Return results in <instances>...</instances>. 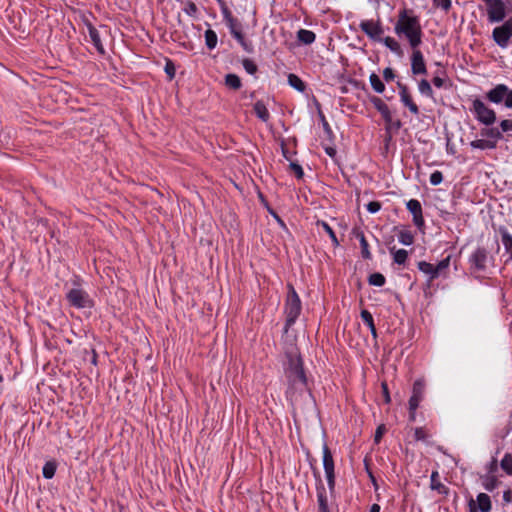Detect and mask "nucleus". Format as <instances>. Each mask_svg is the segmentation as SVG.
<instances>
[{
	"label": "nucleus",
	"instance_id": "obj_61",
	"mask_svg": "<svg viewBox=\"0 0 512 512\" xmlns=\"http://www.w3.org/2000/svg\"><path fill=\"white\" fill-rule=\"evenodd\" d=\"M380 511V506L378 504H373L370 508V511L369 512H379Z\"/></svg>",
	"mask_w": 512,
	"mask_h": 512
},
{
	"label": "nucleus",
	"instance_id": "obj_26",
	"mask_svg": "<svg viewBox=\"0 0 512 512\" xmlns=\"http://www.w3.org/2000/svg\"><path fill=\"white\" fill-rule=\"evenodd\" d=\"M361 318L363 321L367 324V326L370 328V331L374 337H376V328L373 322V317L371 313L367 310L361 311Z\"/></svg>",
	"mask_w": 512,
	"mask_h": 512
},
{
	"label": "nucleus",
	"instance_id": "obj_55",
	"mask_svg": "<svg viewBox=\"0 0 512 512\" xmlns=\"http://www.w3.org/2000/svg\"><path fill=\"white\" fill-rule=\"evenodd\" d=\"M384 432H385V427H384V425H380V426L377 428L376 432H375V436H374V440H375V442H379V441H380V439H381V437L383 436Z\"/></svg>",
	"mask_w": 512,
	"mask_h": 512
},
{
	"label": "nucleus",
	"instance_id": "obj_31",
	"mask_svg": "<svg viewBox=\"0 0 512 512\" xmlns=\"http://www.w3.org/2000/svg\"><path fill=\"white\" fill-rule=\"evenodd\" d=\"M205 41L206 45L209 49H213L216 47L217 44V35L213 30H207L205 32Z\"/></svg>",
	"mask_w": 512,
	"mask_h": 512
},
{
	"label": "nucleus",
	"instance_id": "obj_53",
	"mask_svg": "<svg viewBox=\"0 0 512 512\" xmlns=\"http://www.w3.org/2000/svg\"><path fill=\"white\" fill-rule=\"evenodd\" d=\"M165 72L169 75L170 79H172L175 75V67L171 62H167L165 66Z\"/></svg>",
	"mask_w": 512,
	"mask_h": 512
},
{
	"label": "nucleus",
	"instance_id": "obj_44",
	"mask_svg": "<svg viewBox=\"0 0 512 512\" xmlns=\"http://www.w3.org/2000/svg\"><path fill=\"white\" fill-rule=\"evenodd\" d=\"M414 437L417 441H425L428 438V434L423 428L419 427L415 429Z\"/></svg>",
	"mask_w": 512,
	"mask_h": 512
},
{
	"label": "nucleus",
	"instance_id": "obj_37",
	"mask_svg": "<svg viewBox=\"0 0 512 512\" xmlns=\"http://www.w3.org/2000/svg\"><path fill=\"white\" fill-rule=\"evenodd\" d=\"M369 284L381 287L385 284V277L381 273H373L369 277Z\"/></svg>",
	"mask_w": 512,
	"mask_h": 512
},
{
	"label": "nucleus",
	"instance_id": "obj_25",
	"mask_svg": "<svg viewBox=\"0 0 512 512\" xmlns=\"http://www.w3.org/2000/svg\"><path fill=\"white\" fill-rule=\"evenodd\" d=\"M418 268L423 273L430 275L431 279H434L437 277V268H435L434 265H432L428 262H425V261L419 262Z\"/></svg>",
	"mask_w": 512,
	"mask_h": 512
},
{
	"label": "nucleus",
	"instance_id": "obj_49",
	"mask_svg": "<svg viewBox=\"0 0 512 512\" xmlns=\"http://www.w3.org/2000/svg\"><path fill=\"white\" fill-rule=\"evenodd\" d=\"M227 22H228V26L230 28V32L231 33L239 30L238 24H237L236 20L233 17L228 16L227 17Z\"/></svg>",
	"mask_w": 512,
	"mask_h": 512
},
{
	"label": "nucleus",
	"instance_id": "obj_62",
	"mask_svg": "<svg viewBox=\"0 0 512 512\" xmlns=\"http://www.w3.org/2000/svg\"><path fill=\"white\" fill-rule=\"evenodd\" d=\"M276 221H277V222H278L282 227H285V224H284V222L281 220V218H280V217H278V218L276 219Z\"/></svg>",
	"mask_w": 512,
	"mask_h": 512
},
{
	"label": "nucleus",
	"instance_id": "obj_35",
	"mask_svg": "<svg viewBox=\"0 0 512 512\" xmlns=\"http://www.w3.org/2000/svg\"><path fill=\"white\" fill-rule=\"evenodd\" d=\"M317 226L322 227L327 232V234L330 236L333 244L335 246H338V244H339L338 239H337L334 231L332 230V228L326 222H324V221H317Z\"/></svg>",
	"mask_w": 512,
	"mask_h": 512
},
{
	"label": "nucleus",
	"instance_id": "obj_48",
	"mask_svg": "<svg viewBox=\"0 0 512 512\" xmlns=\"http://www.w3.org/2000/svg\"><path fill=\"white\" fill-rule=\"evenodd\" d=\"M381 204L377 201H371L367 204V210L370 213H376L380 210Z\"/></svg>",
	"mask_w": 512,
	"mask_h": 512
},
{
	"label": "nucleus",
	"instance_id": "obj_10",
	"mask_svg": "<svg viewBox=\"0 0 512 512\" xmlns=\"http://www.w3.org/2000/svg\"><path fill=\"white\" fill-rule=\"evenodd\" d=\"M488 18L491 22H500L506 16L503 0H493L487 4Z\"/></svg>",
	"mask_w": 512,
	"mask_h": 512
},
{
	"label": "nucleus",
	"instance_id": "obj_43",
	"mask_svg": "<svg viewBox=\"0 0 512 512\" xmlns=\"http://www.w3.org/2000/svg\"><path fill=\"white\" fill-rule=\"evenodd\" d=\"M443 181V175L440 171H435L430 176V183L434 186L439 185Z\"/></svg>",
	"mask_w": 512,
	"mask_h": 512
},
{
	"label": "nucleus",
	"instance_id": "obj_22",
	"mask_svg": "<svg viewBox=\"0 0 512 512\" xmlns=\"http://www.w3.org/2000/svg\"><path fill=\"white\" fill-rule=\"evenodd\" d=\"M482 486L487 491H493L498 486V480L494 475L481 476Z\"/></svg>",
	"mask_w": 512,
	"mask_h": 512
},
{
	"label": "nucleus",
	"instance_id": "obj_59",
	"mask_svg": "<svg viewBox=\"0 0 512 512\" xmlns=\"http://www.w3.org/2000/svg\"><path fill=\"white\" fill-rule=\"evenodd\" d=\"M433 84L436 86V87H441L443 85V79L440 78V77H434L433 79Z\"/></svg>",
	"mask_w": 512,
	"mask_h": 512
},
{
	"label": "nucleus",
	"instance_id": "obj_40",
	"mask_svg": "<svg viewBox=\"0 0 512 512\" xmlns=\"http://www.w3.org/2000/svg\"><path fill=\"white\" fill-rule=\"evenodd\" d=\"M318 505L319 512H329L327 505V497L322 491L318 492Z\"/></svg>",
	"mask_w": 512,
	"mask_h": 512
},
{
	"label": "nucleus",
	"instance_id": "obj_7",
	"mask_svg": "<svg viewBox=\"0 0 512 512\" xmlns=\"http://www.w3.org/2000/svg\"><path fill=\"white\" fill-rule=\"evenodd\" d=\"M67 299L71 305L77 308H90L93 306L92 299L80 288L71 289L67 294Z\"/></svg>",
	"mask_w": 512,
	"mask_h": 512
},
{
	"label": "nucleus",
	"instance_id": "obj_21",
	"mask_svg": "<svg viewBox=\"0 0 512 512\" xmlns=\"http://www.w3.org/2000/svg\"><path fill=\"white\" fill-rule=\"evenodd\" d=\"M471 261L476 267L482 269L486 261V252L482 249L476 250L471 257Z\"/></svg>",
	"mask_w": 512,
	"mask_h": 512
},
{
	"label": "nucleus",
	"instance_id": "obj_12",
	"mask_svg": "<svg viewBox=\"0 0 512 512\" xmlns=\"http://www.w3.org/2000/svg\"><path fill=\"white\" fill-rule=\"evenodd\" d=\"M323 465L329 486L332 488L334 484V463L332 455L326 445L323 447Z\"/></svg>",
	"mask_w": 512,
	"mask_h": 512
},
{
	"label": "nucleus",
	"instance_id": "obj_8",
	"mask_svg": "<svg viewBox=\"0 0 512 512\" xmlns=\"http://www.w3.org/2000/svg\"><path fill=\"white\" fill-rule=\"evenodd\" d=\"M510 37H512V17L493 30V39L502 48L507 47Z\"/></svg>",
	"mask_w": 512,
	"mask_h": 512
},
{
	"label": "nucleus",
	"instance_id": "obj_63",
	"mask_svg": "<svg viewBox=\"0 0 512 512\" xmlns=\"http://www.w3.org/2000/svg\"><path fill=\"white\" fill-rule=\"evenodd\" d=\"M269 211H270L271 215H272L275 219H277V218L279 217V216H278L274 211H272V210H269Z\"/></svg>",
	"mask_w": 512,
	"mask_h": 512
},
{
	"label": "nucleus",
	"instance_id": "obj_51",
	"mask_svg": "<svg viewBox=\"0 0 512 512\" xmlns=\"http://www.w3.org/2000/svg\"><path fill=\"white\" fill-rule=\"evenodd\" d=\"M383 77L386 81H392L395 77L393 70L391 68H385L383 71Z\"/></svg>",
	"mask_w": 512,
	"mask_h": 512
},
{
	"label": "nucleus",
	"instance_id": "obj_4",
	"mask_svg": "<svg viewBox=\"0 0 512 512\" xmlns=\"http://www.w3.org/2000/svg\"><path fill=\"white\" fill-rule=\"evenodd\" d=\"M489 101L499 104L504 101L507 108H512V90L506 85L499 84L487 93Z\"/></svg>",
	"mask_w": 512,
	"mask_h": 512
},
{
	"label": "nucleus",
	"instance_id": "obj_14",
	"mask_svg": "<svg viewBox=\"0 0 512 512\" xmlns=\"http://www.w3.org/2000/svg\"><path fill=\"white\" fill-rule=\"evenodd\" d=\"M407 209L412 213L414 223L421 227L424 224V219L420 202L416 199L409 200L407 202Z\"/></svg>",
	"mask_w": 512,
	"mask_h": 512
},
{
	"label": "nucleus",
	"instance_id": "obj_16",
	"mask_svg": "<svg viewBox=\"0 0 512 512\" xmlns=\"http://www.w3.org/2000/svg\"><path fill=\"white\" fill-rule=\"evenodd\" d=\"M86 26H87V29H88V33H89L90 39L93 42V44L96 47V49L100 53H104V48H103V45H102V42H101V39H100L98 31L96 30V28L91 23H87Z\"/></svg>",
	"mask_w": 512,
	"mask_h": 512
},
{
	"label": "nucleus",
	"instance_id": "obj_19",
	"mask_svg": "<svg viewBox=\"0 0 512 512\" xmlns=\"http://www.w3.org/2000/svg\"><path fill=\"white\" fill-rule=\"evenodd\" d=\"M384 45L390 49L393 53H395L397 56L402 57L403 56V50L401 48V45L392 37H386L383 39Z\"/></svg>",
	"mask_w": 512,
	"mask_h": 512
},
{
	"label": "nucleus",
	"instance_id": "obj_32",
	"mask_svg": "<svg viewBox=\"0 0 512 512\" xmlns=\"http://www.w3.org/2000/svg\"><path fill=\"white\" fill-rule=\"evenodd\" d=\"M56 471V464L55 462L49 461L46 462L43 466V476L46 479H51L55 475Z\"/></svg>",
	"mask_w": 512,
	"mask_h": 512
},
{
	"label": "nucleus",
	"instance_id": "obj_1",
	"mask_svg": "<svg viewBox=\"0 0 512 512\" xmlns=\"http://www.w3.org/2000/svg\"><path fill=\"white\" fill-rule=\"evenodd\" d=\"M394 31L398 36H405L412 48H417L421 44L422 30L419 20L406 10L399 13Z\"/></svg>",
	"mask_w": 512,
	"mask_h": 512
},
{
	"label": "nucleus",
	"instance_id": "obj_3",
	"mask_svg": "<svg viewBox=\"0 0 512 512\" xmlns=\"http://www.w3.org/2000/svg\"><path fill=\"white\" fill-rule=\"evenodd\" d=\"M301 312V301L296 293L294 287L291 284H288V294L286 297V305H285V314H286V326L285 331H287L288 327H290Z\"/></svg>",
	"mask_w": 512,
	"mask_h": 512
},
{
	"label": "nucleus",
	"instance_id": "obj_5",
	"mask_svg": "<svg viewBox=\"0 0 512 512\" xmlns=\"http://www.w3.org/2000/svg\"><path fill=\"white\" fill-rule=\"evenodd\" d=\"M473 111L477 120L484 125H492L496 121V114L494 110L487 107L479 99L473 101Z\"/></svg>",
	"mask_w": 512,
	"mask_h": 512
},
{
	"label": "nucleus",
	"instance_id": "obj_9",
	"mask_svg": "<svg viewBox=\"0 0 512 512\" xmlns=\"http://www.w3.org/2000/svg\"><path fill=\"white\" fill-rule=\"evenodd\" d=\"M361 30L372 40L381 41L383 28L379 21L364 20L360 23Z\"/></svg>",
	"mask_w": 512,
	"mask_h": 512
},
{
	"label": "nucleus",
	"instance_id": "obj_46",
	"mask_svg": "<svg viewBox=\"0 0 512 512\" xmlns=\"http://www.w3.org/2000/svg\"><path fill=\"white\" fill-rule=\"evenodd\" d=\"M450 263V257L445 258L444 260L440 261L435 268H437V277L439 276L440 272L444 269H446L449 266Z\"/></svg>",
	"mask_w": 512,
	"mask_h": 512
},
{
	"label": "nucleus",
	"instance_id": "obj_27",
	"mask_svg": "<svg viewBox=\"0 0 512 512\" xmlns=\"http://www.w3.org/2000/svg\"><path fill=\"white\" fill-rule=\"evenodd\" d=\"M370 84L372 86V88L377 92V93H382L384 92L385 90V86L384 84L382 83V81L380 80L379 76L376 75V74H371L370 75Z\"/></svg>",
	"mask_w": 512,
	"mask_h": 512
},
{
	"label": "nucleus",
	"instance_id": "obj_36",
	"mask_svg": "<svg viewBox=\"0 0 512 512\" xmlns=\"http://www.w3.org/2000/svg\"><path fill=\"white\" fill-rule=\"evenodd\" d=\"M236 39L237 41L240 43V45L243 47V49L247 52H252V46L251 44H249L248 42L245 41L242 33L240 30H237L235 32H232L231 33Z\"/></svg>",
	"mask_w": 512,
	"mask_h": 512
},
{
	"label": "nucleus",
	"instance_id": "obj_33",
	"mask_svg": "<svg viewBox=\"0 0 512 512\" xmlns=\"http://www.w3.org/2000/svg\"><path fill=\"white\" fill-rule=\"evenodd\" d=\"M357 237L359 238V241H360V244H361V248H362L361 253H362L363 258L370 259L371 253H370V251L368 249V243H367V241L365 239L364 234L363 233H358Z\"/></svg>",
	"mask_w": 512,
	"mask_h": 512
},
{
	"label": "nucleus",
	"instance_id": "obj_54",
	"mask_svg": "<svg viewBox=\"0 0 512 512\" xmlns=\"http://www.w3.org/2000/svg\"><path fill=\"white\" fill-rule=\"evenodd\" d=\"M186 13L194 15L197 12V7L193 2H188L185 8Z\"/></svg>",
	"mask_w": 512,
	"mask_h": 512
},
{
	"label": "nucleus",
	"instance_id": "obj_11",
	"mask_svg": "<svg viewBox=\"0 0 512 512\" xmlns=\"http://www.w3.org/2000/svg\"><path fill=\"white\" fill-rule=\"evenodd\" d=\"M468 505L470 512H490L492 508L491 499L486 493H479L475 500L470 499Z\"/></svg>",
	"mask_w": 512,
	"mask_h": 512
},
{
	"label": "nucleus",
	"instance_id": "obj_47",
	"mask_svg": "<svg viewBox=\"0 0 512 512\" xmlns=\"http://www.w3.org/2000/svg\"><path fill=\"white\" fill-rule=\"evenodd\" d=\"M435 6L442 8L443 10H448L451 6L450 0H433Z\"/></svg>",
	"mask_w": 512,
	"mask_h": 512
},
{
	"label": "nucleus",
	"instance_id": "obj_57",
	"mask_svg": "<svg viewBox=\"0 0 512 512\" xmlns=\"http://www.w3.org/2000/svg\"><path fill=\"white\" fill-rule=\"evenodd\" d=\"M497 470V461L496 459H493L489 466H488V472L489 474L488 475H494V472Z\"/></svg>",
	"mask_w": 512,
	"mask_h": 512
},
{
	"label": "nucleus",
	"instance_id": "obj_56",
	"mask_svg": "<svg viewBox=\"0 0 512 512\" xmlns=\"http://www.w3.org/2000/svg\"><path fill=\"white\" fill-rule=\"evenodd\" d=\"M382 391H383V396H384L385 402L389 403L391 401V398H390L387 384L385 382L382 383Z\"/></svg>",
	"mask_w": 512,
	"mask_h": 512
},
{
	"label": "nucleus",
	"instance_id": "obj_24",
	"mask_svg": "<svg viewBox=\"0 0 512 512\" xmlns=\"http://www.w3.org/2000/svg\"><path fill=\"white\" fill-rule=\"evenodd\" d=\"M254 111L256 115L264 122L269 119V112L263 102L258 101L254 104Z\"/></svg>",
	"mask_w": 512,
	"mask_h": 512
},
{
	"label": "nucleus",
	"instance_id": "obj_38",
	"mask_svg": "<svg viewBox=\"0 0 512 512\" xmlns=\"http://www.w3.org/2000/svg\"><path fill=\"white\" fill-rule=\"evenodd\" d=\"M398 238L403 245H411L413 243V235L408 230H401Z\"/></svg>",
	"mask_w": 512,
	"mask_h": 512
},
{
	"label": "nucleus",
	"instance_id": "obj_13",
	"mask_svg": "<svg viewBox=\"0 0 512 512\" xmlns=\"http://www.w3.org/2000/svg\"><path fill=\"white\" fill-rule=\"evenodd\" d=\"M411 70L413 74H425L427 72L423 55L420 50L412 48Z\"/></svg>",
	"mask_w": 512,
	"mask_h": 512
},
{
	"label": "nucleus",
	"instance_id": "obj_18",
	"mask_svg": "<svg viewBox=\"0 0 512 512\" xmlns=\"http://www.w3.org/2000/svg\"><path fill=\"white\" fill-rule=\"evenodd\" d=\"M432 490L437 491L439 494H448V488L439 481V474L437 471H433L431 474V485Z\"/></svg>",
	"mask_w": 512,
	"mask_h": 512
},
{
	"label": "nucleus",
	"instance_id": "obj_15",
	"mask_svg": "<svg viewBox=\"0 0 512 512\" xmlns=\"http://www.w3.org/2000/svg\"><path fill=\"white\" fill-rule=\"evenodd\" d=\"M400 86V97L401 101L404 103L405 106L409 108V110L413 114H418V107L417 105L412 101V98L407 90V88L403 85Z\"/></svg>",
	"mask_w": 512,
	"mask_h": 512
},
{
	"label": "nucleus",
	"instance_id": "obj_58",
	"mask_svg": "<svg viewBox=\"0 0 512 512\" xmlns=\"http://www.w3.org/2000/svg\"><path fill=\"white\" fill-rule=\"evenodd\" d=\"M503 499L506 503H510L512 501V492L510 490H507L503 494Z\"/></svg>",
	"mask_w": 512,
	"mask_h": 512
},
{
	"label": "nucleus",
	"instance_id": "obj_50",
	"mask_svg": "<svg viewBox=\"0 0 512 512\" xmlns=\"http://www.w3.org/2000/svg\"><path fill=\"white\" fill-rule=\"evenodd\" d=\"M501 130L503 132L511 131L512 130V121L511 120H503L500 123Z\"/></svg>",
	"mask_w": 512,
	"mask_h": 512
},
{
	"label": "nucleus",
	"instance_id": "obj_41",
	"mask_svg": "<svg viewBox=\"0 0 512 512\" xmlns=\"http://www.w3.org/2000/svg\"><path fill=\"white\" fill-rule=\"evenodd\" d=\"M419 91L427 96L432 95V88L427 80H421L419 83Z\"/></svg>",
	"mask_w": 512,
	"mask_h": 512
},
{
	"label": "nucleus",
	"instance_id": "obj_30",
	"mask_svg": "<svg viewBox=\"0 0 512 512\" xmlns=\"http://www.w3.org/2000/svg\"><path fill=\"white\" fill-rule=\"evenodd\" d=\"M225 83L232 89H239L241 87L240 78L235 74H228L225 78Z\"/></svg>",
	"mask_w": 512,
	"mask_h": 512
},
{
	"label": "nucleus",
	"instance_id": "obj_29",
	"mask_svg": "<svg viewBox=\"0 0 512 512\" xmlns=\"http://www.w3.org/2000/svg\"><path fill=\"white\" fill-rule=\"evenodd\" d=\"M391 253L393 254V259L397 264L405 263L408 256L407 251L404 249L395 250L394 248H392Z\"/></svg>",
	"mask_w": 512,
	"mask_h": 512
},
{
	"label": "nucleus",
	"instance_id": "obj_17",
	"mask_svg": "<svg viewBox=\"0 0 512 512\" xmlns=\"http://www.w3.org/2000/svg\"><path fill=\"white\" fill-rule=\"evenodd\" d=\"M372 103L374 104L375 108L381 113L382 117L387 122H391L392 116L388 106L380 98L377 97H374L372 99Z\"/></svg>",
	"mask_w": 512,
	"mask_h": 512
},
{
	"label": "nucleus",
	"instance_id": "obj_52",
	"mask_svg": "<svg viewBox=\"0 0 512 512\" xmlns=\"http://www.w3.org/2000/svg\"><path fill=\"white\" fill-rule=\"evenodd\" d=\"M290 167L295 172L298 178H301L303 176V170L299 164L291 163Z\"/></svg>",
	"mask_w": 512,
	"mask_h": 512
},
{
	"label": "nucleus",
	"instance_id": "obj_2",
	"mask_svg": "<svg viewBox=\"0 0 512 512\" xmlns=\"http://www.w3.org/2000/svg\"><path fill=\"white\" fill-rule=\"evenodd\" d=\"M287 362L285 364V373L293 382L305 384L306 378L302 368V360L296 348H291L286 352Z\"/></svg>",
	"mask_w": 512,
	"mask_h": 512
},
{
	"label": "nucleus",
	"instance_id": "obj_6",
	"mask_svg": "<svg viewBox=\"0 0 512 512\" xmlns=\"http://www.w3.org/2000/svg\"><path fill=\"white\" fill-rule=\"evenodd\" d=\"M424 389L425 381L423 379H418L414 382L412 396L409 399L410 419L412 421L415 420L416 409L418 408L421 400L423 399Z\"/></svg>",
	"mask_w": 512,
	"mask_h": 512
},
{
	"label": "nucleus",
	"instance_id": "obj_28",
	"mask_svg": "<svg viewBox=\"0 0 512 512\" xmlns=\"http://www.w3.org/2000/svg\"><path fill=\"white\" fill-rule=\"evenodd\" d=\"M481 135L489 137L493 139L492 141H497L502 138V133L497 128H485L482 129Z\"/></svg>",
	"mask_w": 512,
	"mask_h": 512
},
{
	"label": "nucleus",
	"instance_id": "obj_60",
	"mask_svg": "<svg viewBox=\"0 0 512 512\" xmlns=\"http://www.w3.org/2000/svg\"><path fill=\"white\" fill-rule=\"evenodd\" d=\"M325 151L330 157H334L336 155V149L333 147H326Z\"/></svg>",
	"mask_w": 512,
	"mask_h": 512
},
{
	"label": "nucleus",
	"instance_id": "obj_64",
	"mask_svg": "<svg viewBox=\"0 0 512 512\" xmlns=\"http://www.w3.org/2000/svg\"><path fill=\"white\" fill-rule=\"evenodd\" d=\"M2 381V376L0 375V382Z\"/></svg>",
	"mask_w": 512,
	"mask_h": 512
},
{
	"label": "nucleus",
	"instance_id": "obj_42",
	"mask_svg": "<svg viewBox=\"0 0 512 512\" xmlns=\"http://www.w3.org/2000/svg\"><path fill=\"white\" fill-rule=\"evenodd\" d=\"M242 64H243V67H244V69L246 70L247 73H249V74H255L256 73L257 66L250 59H244Z\"/></svg>",
	"mask_w": 512,
	"mask_h": 512
},
{
	"label": "nucleus",
	"instance_id": "obj_23",
	"mask_svg": "<svg viewBox=\"0 0 512 512\" xmlns=\"http://www.w3.org/2000/svg\"><path fill=\"white\" fill-rule=\"evenodd\" d=\"M471 147L477 149H494L496 147V142L492 140L478 139L474 140L470 143Z\"/></svg>",
	"mask_w": 512,
	"mask_h": 512
},
{
	"label": "nucleus",
	"instance_id": "obj_20",
	"mask_svg": "<svg viewBox=\"0 0 512 512\" xmlns=\"http://www.w3.org/2000/svg\"><path fill=\"white\" fill-rule=\"evenodd\" d=\"M297 38L303 44L308 45L315 41L316 36H315V33L310 30L300 29L297 32Z\"/></svg>",
	"mask_w": 512,
	"mask_h": 512
},
{
	"label": "nucleus",
	"instance_id": "obj_39",
	"mask_svg": "<svg viewBox=\"0 0 512 512\" xmlns=\"http://www.w3.org/2000/svg\"><path fill=\"white\" fill-rule=\"evenodd\" d=\"M501 468L508 474H512V456L506 454L501 460Z\"/></svg>",
	"mask_w": 512,
	"mask_h": 512
},
{
	"label": "nucleus",
	"instance_id": "obj_45",
	"mask_svg": "<svg viewBox=\"0 0 512 512\" xmlns=\"http://www.w3.org/2000/svg\"><path fill=\"white\" fill-rule=\"evenodd\" d=\"M503 242L512 258V237L508 234L503 235Z\"/></svg>",
	"mask_w": 512,
	"mask_h": 512
},
{
	"label": "nucleus",
	"instance_id": "obj_34",
	"mask_svg": "<svg viewBox=\"0 0 512 512\" xmlns=\"http://www.w3.org/2000/svg\"><path fill=\"white\" fill-rule=\"evenodd\" d=\"M288 82H289V84L293 88H295L298 91H303L304 88H305L304 83L302 82V80L298 76H296L294 74H290L288 76Z\"/></svg>",
	"mask_w": 512,
	"mask_h": 512
}]
</instances>
